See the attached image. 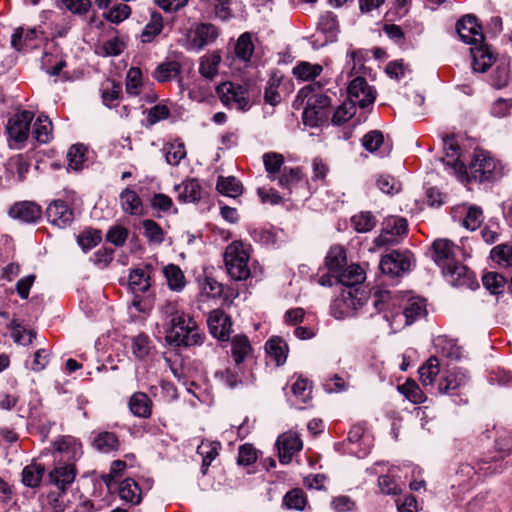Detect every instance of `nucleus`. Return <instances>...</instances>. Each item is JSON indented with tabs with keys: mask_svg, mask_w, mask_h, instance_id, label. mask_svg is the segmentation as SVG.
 Masks as SVG:
<instances>
[{
	"mask_svg": "<svg viewBox=\"0 0 512 512\" xmlns=\"http://www.w3.org/2000/svg\"><path fill=\"white\" fill-rule=\"evenodd\" d=\"M166 328V339L174 346L190 347L199 345L203 333L196 321L182 311L176 302H166L161 306Z\"/></svg>",
	"mask_w": 512,
	"mask_h": 512,
	"instance_id": "1",
	"label": "nucleus"
},
{
	"mask_svg": "<svg viewBox=\"0 0 512 512\" xmlns=\"http://www.w3.org/2000/svg\"><path fill=\"white\" fill-rule=\"evenodd\" d=\"M249 258V246L242 241H233L226 247L224 262L227 273L232 279L242 281L250 276Z\"/></svg>",
	"mask_w": 512,
	"mask_h": 512,
	"instance_id": "2",
	"label": "nucleus"
},
{
	"mask_svg": "<svg viewBox=\"0 0 512 512\" xmlns=\"http://www.w3.org/2000/svg\"><path fill=\"white\" fill-rule=\"evenodd\" d=\"M469 175L478 182L493 181L503 175L502 167L483 150L475 151L469 165Z\"/></svg>",
	"mask_w": 512,
	"mask_h": 512,
	"instance_id": "3",
	"label": "nucleus"
},
{
	"mask_svg": "<svg viewBox=\"0 0 512 512\" xmlns=\"http://www.w3.org/2000/svg\"><path fill=\"white\" fill-rule=\"evenodd\" d=\"M306 89L303 88L299 92V95L307 97L306 106L302 114L303 122L305 125L315 127L327 119V109L331 104V99L327 95L319 93L308 95Z\"/></svg>",
	"mask_w": 512,
	"mask_h": 512,
	"instance_id": "4",
	"label": "nucleus"
},
{
	"mask_svg": "<svg viewBox=\"0 0 512 512\" xmlns=\"http://www.w3.org/2000/svg\"><path fill=\"white\" fill-rule=\"evenodd\" d=\"M216 91L224 105L235 107L239 110H247L249 108L248 92L242 85L224 82L217 86Z\"/></svg>",
	"mask_w": 512,
	"mask_h": 512,
	"instance_id": "5",
	"label": "nucleus"
},
{
	"mask_svg": "<svg viewBox=\"0 0 512 512\" xmlns=\"http://www.w3.org/2000/svg\"><path fill=\"white\" fill-rule=\"evenodd\" d=\"M412 254L408 251H392L382 257L379 267L384 274L400 276L409 271L412 265Z\"/></svg>",
	"mask_w": 512,
	"mask_h": 512,
	"instance_id": "6",
	"label": "nucleus"
},
{
	"mask_svg": "<svg viewBox=\"0 0 512 512\" xmlns=\"http://www.w3.org/2000/svg\"><path fill=\"white\" fill-rule=\"evenodd\" d=\"M407 233V221L405 218L391 216L385 219L381 234L375 238L376 246L392 245L398 242V237Z\"/></svg>",
	"mask_w": 512,
	"mask_h": 512,
	"instance_id": "7",
	"label": "nucleus"
},
{
	"mask_svg": "<svg viewBox=\"0 0 512 512\" xmlns=\"http://www.w3.org/2000/svg\"><path fill=\"white\" fill-rule=\"evenodd\" d=\"M33 119L34 113L28 110L20 111L12 116L7 124L9 138L17 143L26 141L30 134Z\"/></svg>",
	"mask_w": 512,
	"mask_h": 512,
	"instance_id": "8",
	"label": "nucleus"
},
{
	"mask_svg": "<svg viewBox=\"0 0 512 512\" xmlns=\"http://www.w3.org/2000/svg\"><path fill=\"white\" fill-rule=\"evenodd\" d=\"M442 272L452 286L469 289H474L478 286L474 273L458 261L444 266Z\"/></svg>",
	"mask_w": 512,
	"mask_h": 512,
	"instance_id": "9",
	"label": "nucleus"
},
{
	"mask_svg": "<svg viewBox=\"0 0 512 512\" xmlns=\"http://www.w3.org/2000/svg\"><path fill=\"white\" fill-rule=\"evenodd\" d=\"M57 462L74 463L82 456L81 443L72 436H63L54 442Z\"/></svg>",
	"mask_w": 512,
	"mask_h": 512,
	"instance_id": "10",
	"label": "nucleus"
},
{
	"mask_svg": "<svg viewBox=\"0 0 512 512\" xmlns=\"http://www.w3.org/2000/svg\"><path fill=\"white\" fill-rule=\"evenodd\" d=\"M348 98L351 104L365 108L375 101V93L363 77H356L348 86Z\"/></svg>",
	"mask_w": 512,
	"mask_h": 512,
	"instance_id": "11",
	"label": "nucleus"
},
{
	"mask_svg": "<svg viewBox=\"0 0 512 512\" xmlns=\"http://www.w3.org/2000/svg\"><path fill=\"white\" fill-rule=\"evenodd\" d=\"M456 31L460 39L466 44L477 45L484 42V35L481 32V26L473 15L462 17L456 24Z\"/></svg>",
	"mask_w": 512,
	"mask_h": 512,
	"instance_id": "12",
	"label": "nucleus"
},
{
	"mask_svg": "<svg viewBox=\"0 0 512 512\" xmlns=\"http://www.w3.org/2000/svg\"><path fill=\"white\" fill-rule=\"evenodd\" d=\"M46 215L48 221L60 229L70 226L74 219L73 210L62 200L51 202L47 207Z\"/></svg>",
	"mask_w": 512,
	"mask_h": 512,
	"instance_id": "13",
	"label": "nucleus"
},
{
	"mask_svg": "<svg viewBox=\"0 0 512 512\" xmlns=\"http://www.w3.org/2000/svg\"><path fill=\"white\" fill-rule=\"evenodd\" d=\"M210 333L221 341H227L230 337L232 322L230 317L222 310L215 309L210 312L207 319Z\"/></svg>",
	"mask_w": 512,
	"mask_h": 512,
	"instance_id": "14",
	"label": "nucleus"
},
{
	"mask_svg": "<svg viewBox=\"0 0 512 512\" xmlns=\"http://www.w3.org/2000/svg\"><path fill=\"white\" fill-rule=\"evenodd\" d=\"M279 461L282 464L291 462L295 453L299 452L302 447V441L299 436L294 432H286L280 435L277 439Z\"/></svg>",
	"mask_w": 512,
	"mask_h": 512,
	"instance_id": "15",
	"label": "nucleus"
},
{
	"mask_svg": "<svg viewBox=\"0 0 512 512\" xmlns=\"http://www.w3.org/2000/svg\"><path fill=\"white\" fill-rule=\"evenodd\" d=\"M76 477L74 463L57 462L54 469L49 473V481L60 491L64 492Z\"/></svg>",
	"mask_w": 512,
	"mask_h": 512,
	"instance_id": "16",
	"label": "nucleus"
},
{
	"mask_svg": "<svg viewBox=\"0 0 512 512\" xmlns=\"http://www.w3.org/2000/svg\"><path fill=\"white\" fill-rule=\"evenodd\" d=\"M434 260L442 269L456 261L460 248L448 239H437L433 242Z\"/></svg>",
	"mask_w": 512,
	"mask_h": 512,
	"instance_id": "17",
	"label": "nucleus"
},
{
	"mask_svg": "<svg viewBox=\"0 0 512 512\" xmlns=\"http://www.w3.org/2000/svg\"><path fill=\"white\" fill-rule=\"evenodd\" d=\"M9 215L25 223H34L41 218L42 210L34 202L23 201L14 204L9 210Z\"/></svg>",
	"mask_w": 512,
	"mask_h": 512,
	"instance_id": "18",
	"label": "nucleus"
},
{
	"mask_svg": "<svg viewBox=\"0 0 512 512\" xmlns=\"http://www.w3.org/2000/svg\"><path fill=\"white\" fill-rule=\"evenodd\" d=\"M232 0H201L199 5L201 11L207 18H218L227 20L232 16L230 8Z\"/></svg>",
	"mask_w": 512,
	"mask_h": 512,
	"instance_id": "19",
	"label": "nucleus"
},
{
	"mask_svg": "<svg viewBox=\"0 0 512 512\" xmlns=\"http://www.w3.org/2000/svg\"><path fill=\"white\" fill-rule=\"evenodd\" d=\"M122 211L131 216L144 215V206L139 195L131 188H125L119 195Z\"/></svg>",
	"mask_w": 512,
	"mask_h": 512,
	"instance_id": "20",
	"label": "nucleus"
},
{
	"mask_svg": "<svg viewBox=\"0 0 512 512\" xmlns=\"http://www.w3.org/2000/svg\"><path fill=\"white\" fill-rule=\"evenodd\" d=\"M472 55V68L475 72L484 73L494 62V56L483 42L470 48Z\"/></svg>",
	"mask_w": 512,
	"mask_h": 512,
	"instance_id": "21",
	"label": "nucleus"
},
{
	"mask_svg": "<svg viewBox=\"0 0 512 512\" xmlns=\"http://www.w3.org/2000/svg\"><path fill=\"white\" fill-rule=\"evenodd\" d=\"M218 37L217 28L212 24H200L193 31L191 45L196 50H201Z\"/></svg>",
	"mask_w": 512,
	"mask_h": 512,
	"instance_id": "22",
	"label": "nucleus"
},
{
	"mask_svg": "<svg viewBox=\"0 0 512 512\" xmlns=\"http://www.w3.org/2000/svg\"><path fill=\"white\" fill-rule=\"evenodd\" d=\"M175 190L178 192L179 201L185 203L197 202L201 198V185L194 178L186 179L181 184L176 185Z\"/></svg>",
	"mask_w": 512,
	"mask_h": 512,
	"instance_id": "23",
	"label": "nucleus"
},
{
	"mask_svg": "<svg viewBox=\"0 0 512 512\" xmlns=\"http://www.w3.org/2000/svg\"><path fill=\"white\" fill-rule=\"evenodd\" d=\"M318 30L325 35L328 42H335L340 32L336 15L330 11L321 14L318 22Z\"/></svg>",
	"mask_w": 512,
	"mask_h": 512,
	"instance_id": "24",
	"label": "nucleus"
},
{
	"mask_svg": "<svg viewBox=\"0 0 512 512\" xmlns=\"http://www.w3.org/2000/svg\"><path fill=\"white\" fill-rule=\"evenodd\" d=\"M402 315L405 318V324L411 325L417 319L426 315V304L424 299L411 297L407 299Z\"/></svg>",
	"mask_w": 512,
	"mask_h": 512,
	"instance_id": "25",
	"label": "nucleus"
},
{
	"mask_svg": "<svg viewBox=\"0 0 512 512\" xmlns=\"http://www.w3.org/2000/svg\"><path fill=\"white\" fill-rule=\"evenodd\" d=\"M337 281L345 286H355L365 280V272L358 264H352L335 275Z\"/></svg>",
	"mask_w": 512,
	"mask_h": 512,
	"instance_id": "26",
	"label": "nucleus"
},
{
	"mask_svg": "<svg viewBox=\"0 0 512 512\" xmlns=\"http://www.w3.org/2000/svg\"><path fill=\"white\" fill-rule=\"evenodd\" d=\"M440 372V362L436 356H431L418 370L419 378L424 387H433Z\"/></svg>",
	"mask_w": 512,
	"mask_h": 512,
	"instance_id": "27",
	"label": "nucleus"
},
{
	"mask_svg": "<svg viewBox=\"0 0 512 512\" xmlns=\"http://www.w3.org/2000/svg\"><path fill=\"white\" fill-rule=\"evenodd\" d=\"M119 497L127 503L137 505L142 500L141 489L133 479L127 478L120 483Z\"/></svg>",
	"mask_w": 512,
	"mask_h": 512,
	"instance_id": "28",
	"label": "nucleus"
},
{
	"mask_svg": "<svg viewBox=\"0 0 512 512\" xmlns=\"http://www.w3.org/2000/svg\"><path fill=\"white\" fill-rule=\"evenodd\" d=\"M435 348L443 357L451 360H458L462 356L461 348L456 344L454 339L447 336H438L435 339Z\"/></svg>",
	"mask_w": 512,
	"mask_h": 512,
	"instance_id": "29",
	"label": "nucleus"
},
{
	"mask_svg": "<svg viewBox=\"0 0 512 512\" xmlns=\"http://www.w3.org/2000/svg\"><path fill=\"white\" fill-rule=\"evenodd\" d=\"M152 402L143 392L134 393L129 401L130 411L137 417L148 418L151 415Z\"/></svg>",
	"mask_w": 512,
	"mask_h": 512,
	"instance_id": "30",
	"label": "nucleus"
},
{
	"mask_svg": "<svg viewBox=\"0 0 512 512\" xmlns=\"http://www.w3.org/2000/svg\"><path fill=\"white\" fill-rule=\"evenodd\" d=\"M467 382V375L461 370L450 371L445 375L438 385L440 393H449L461 387Z\"/></svg>",
	"mask_w": 512,
	"mask_h": 512,
	"instance_id": "31",
	"label": "nucleus"
},
{
	"mask_svg": "<svg viewBox=\"0 0 512 512\" xmlns=\"http://www.w3.org/2000/svg\"><path fill=\"white\" fill-rule=\"evenodd\" d=\"M251 350L250 341L246 335H235L231 339V353L237 365H240L244 361Z\"/></svg>",
	"mask_w": 512,
	"mask_h": 512,
	"instance_id": "32",
	"label": "nucleus"
},
{
	"mask_svg": "<svg viewBox=\"0 0 512 512\" xmlns=\"http://www.w3.org/2000/svg\"><path fill=\"white\" fill-rule=\"evenodd\" d=\"M242 376L243 370L236 363L233 367H227L215 373V377L230 389H234L242 384Z\"/></svg>",
	"mask_w": 512,
	"mask_h": 512,
	"instance_id": "33",
	"label": "nucleus"
},
{
	"mask_svg": "<svg viewBox=\"0 0 512 512\" xmlns=\"http://www.w3.org/2000/svg\"><path fill=\"white\" fill-rule=\"evenodd\" d=\"M254 52V43L252 41V34L245 32L239 36L235 44V55L236 57L244 62L248 63Z\"/></svg>",
	"mask_w": 512,
	"mask_h": 512,
	"instance_id": "34",
	"label": "nucleus"
},
{
	"mask_svg": "<svg viewBox=\"0 0 512 512\" xmlns=\"http://www.w3.org/2000/svg\"><path fill=\"white\" fill-rule=\"evenodd\" d=\"M346 265V252L341 246H333L330 248L326 256V266L335 276Z\"/></svg>",
	"mask_w": 512,
	"mask_h": 512,
	"instance_id": "35",
	"label": "nucleus"
},
{
	"mask_svg": "<svg viewBox=\"0 0 512 512\" xmlns=\"http://www.w3.org/2000/svg\"><path fill=\"white\" fill-rule=\"evenodd\" d=\"M354 305V297L351 291L344 292L331 304V314L336 319L345 318Z\"/></svg>",
	"mask_w": 512,
	"mask_h": 512,
	"instance_id": "36",
	"label": "nucleus"
},
{
	"mask_svg": "<svg viewBox=\"0 0 512 512\" xmlns=\"http://www.w3.org/2000/svg\"><path fill=\"white\" fill-rule=\"evenodd\" d=\"M220 443L211 441H202L197 447V453L202 457V473L206 474L211 462L218 455Z\"/></svg>",
	"mask_w": 512,
	"mask_h": 512,
	"instance_id": "37",
	"label": "nucleus"
},
{
	"mask_svg": "<svg viewBox=\"0 0 512 512\" xmlns=\"http://www.w3.org/2000/svg\"><path fill=\"white\" fill-rule=\"evenodd\" d=\"M443 144L446 156L451 158V162L448 161L447 164H452L456 172H463L465 165L459 160L460 146L455 141V138L447 136L443 139Z\"/></svg>",
	"mask_w": 512,
	"mask_h": 512,
	"instance_id": "38",
	"label": "nucleus"
},
{
	"mask_svg": "<svg viewBox=\"0 0 512 512\" xmlns=\"http://www.w3.org/2000/svg\"><path fill=\"white\" fill-rule=\"evenodd\" d=\"M44 466L38 463H31L24 467L22 471V482L28 487H37L44 475Z\"/></svg>",
	"mask_w": 512,
	"mask_h": 512,
	"instance_id": "39",
	"label": "nucleus"
},
{
	"mask_svg": "<svg viewBox=\"0 0 512 512\" xmlns=\"http://www.w3.org/2000/svg\"><path fill=\"white\" fill-rule=\"evenodd\" d=\"M52 122L47 116H39L34 123L33 137L39 143H48L52 138Z\"/></svg>",
	"mask_w": 512,
	"mask_h": 512,
	"instance_id": "40",
	"label": "nucleus"
},
{
	"mask_svg": "<svg viewBox=\"0 0 512 512\" xmlns=\"http://www.w3.org/2000/svg\"><path fill=\"white\" fill-rule=\"evenodd\" d=\"M216 188L221 194L232 198H235L242 193L241 183L233 176L219 177Z\"/></svg>",
	"mask_w": 512,
	"mask_h": 512,
	"instance_id": "41",
	"label": "nucleus"
},
{
	"mask_svg": "<svg viewBox=\"0 0 512 512\" xmlns=\"http://www.w3.org/2000/svg\"><path fill=\"white\" fill-rule=\"evenodd\" d=\"M163 28V19L161 14L158 12H151L150 21L145 25L141 34V40L144 43L152 41V39L158 35Z\"/></svg>",
	"mask_w": 512,
	"mask_h": 512,
	"instance_id": "42",
	"label": "nucleus"
},
{
	"mask_svg": "<svg viewBox=\"0 0 512 512\" xmlns=\"http://www.w3.org/2000/svg\"><path fill=\"white\" fill-rule=\"evenodd\" d=\"M221 56L218 53L203 56L201 58L199 72L208 79L214 78L218 73Z\"/></svg>",
	"mask_w": 512,
	"mask_h": 512,
	"instance_id": "43",
	"label": "nucleus"
},
{
	"mask_svg": "<svg viewBox=\"0 0 512 512\" xmlns=\"http://www.w3.org/2000/svg\"><path fill=\"white\" fill-rule=\"evenodd\" d=\"M163 272L167 279L168 286L172 290L180 291L183 289L185 286V277L178 266L169 264L164 267Z\"/></svg>",
	"mask_w": 512,
	"mask_h": 512,
	"instance_id": "44",
	"label": "nucleus"
},
{
	"mask_svg": "<svg viewBox=\"0 0 512 512\" xmlns=\"http://www.w3.org/2000/svg\"><path fill=\"white\" fill-rule=\"evenodd\" d=\"M166 162L176 166L186 157V149L182 142L168 143L163 147Z\"/></svg>",
	"mask_w": 512,
	"mask_h": 512,
	"instance_id": "45",
	"label": "nucleus"
},
{
	"mask_svg": "<svg viewBox=\"0 0 512 512\" xmlns=\"http://www.w3.org/2000/svg\"><path fill=\"white\" fill-rule=\"evenodd\" d=\"M266 351L271 358H273L276 364L282 365L286 361L287 347L286 344L278 337L270 339L266 343Z\"/></svg>",
	"mask_w": 512,
	"mask_h": 512,
	"instance_id": "46",
	"label": "nucleus"
},
{
	"mask_svg": "<svg viewBox=\"0 0 512 512\" xmlns=\"http://www.w3.org/2000/svg\"><path fill=\"white\" fill-rule=\"evenodd\" d=\"M302 178V171L299 167L287 168L285 167L278 178V184L291 191Z\"/></svg>",
	"mask_w": 512,
	"mask_h": 512,
	"instance_id": "47",
	"label": "nucleus"
},
{
	"mask_svg": "<svg viewBox=\"0 0 512 512\" xmlns=\"http://www.w3.org/2000/svg\"><path fill=\"white\" fill-rule=\"evenodd\" d=\"M354 229L359 233H367L376 226V219L370 212H360L351 218Z\"/></svg>",
	"mask_w": 512,
	"mask_h": 512,
	"instance_id": "48",
	"label": "nucleus"
},
{
	"mask_svg": "<svg viewBox=\"0 0 512 512\" xmlns=\"http://www.w3.org/2000/svg\"><path fill=\"white\" fill-rule=\"evenodd\" d=\"M129 286L133 292H146L150 287L149 276L142 269H134L129 275Z\"/></svg>",
	"mask_w": 512,
	"mask_h": 512,
	"instance_id": "49",
	"label": "nucleus"
},
{
	"mask_svg": "<svg viewBox=\"0 0 512 512\" xmlns=\"http://www.w3.org/2000/svg\"><path fill=\"white\" fill-rule=\"evenodd\" d=\"M323 68L319 64H311L308 62H302L293 69L294 75L304 81L312 80L319 76Z\"/></svg>",
	"mask_w": 512,
	"mask_h": 512,
	"instance_id": "50",
	"label": "nucleus"
},
{
	"mask_svg": "<svg viewBox=\"0 0 512 512\" xmlns=\"http://www.w3.org/2000/svg\"><path fill=\"white\" fill-rule=\"evenodd\" d=\"M94 446L97 450L108 453L118 448L119 442L114 433L103 432L94 439Z\"/></svg>",
	"mask_w": 512,
	"mask_h": 512,
	"instance_id": "51",
	"label": "nucleus"
},
{
	"mask_svg": "<svg viewBox=\"0 0 512 512\" xmlns=\"http://www.w3.org/2000/svg\"><path fill=\"white\" fill-rule=\"evenodd\" d=\"M283 502L289 509L302 511L307 504V498L303 490L295 488L284 496Z\"/></svg>",
	"mask_w": 512,
	"mask_h": 512,
	"instance_id": "52",
	"label": "nucleus"
},
{
	"mask_svg": "<svg viewBox=\"0 0 512 512\" xmlns=\"http://www.w3.org/2000/svg\"><path fill=\"white\" fill-rule=\"evenodd\" d=\"M142 86V72L137 67H131L126 75V92L129 95L137 96Z\"/></svg>",
	"mask_w": 512,
	"mask_h": 512,
	"instance_id": "53",
	"label": "nucleus"
},
{
	"mask_svg": "<svg viewBox=\"0 0 512 512\" xmlns=\"http://www.w3.org/2000/svg\"><path fill=\"white\" fill-rule=\"evenodd\" d=\"M263 163L270 180L275 179V174L280 171L284 163V157L279 153H266L263 155Z\"/></svg>",
	"mask_w": 512,
	"mask_h": 512,
	"instance_id": "54",
	"label": "nucleus"
},
{
	"mask_svg": "<svg viewBox=\"0 0 512 512\" xmlns=\"http://www.w3.org/2000/svg\"><path fill=\"white\" fill-rule=\"evenodd\" d=\"M121 92V86L113 80H107L101 86V96L103 103L111 107L112 103L118 99Z\"/></svg>",
	"mask_w": 512,
	"mask_h": 512,
	"instance_id": "55",
	"label": "nucleus"
},
{
	"mask_svg": "<svg viewBox=\"0 0 512 512\" xmlns=\"http://www.w3.org/2000/svg\"><path fill=\"white\" fill-rule=\"evenodd\" d=\"M142 225L144 235L150 242L161 244L164 241V231L154 220L146 219Z\"/></svg>",
	"mask_w": 512,
	"mask_h": 512,
	"instance_id": "56",
	"label": "nucleus"
},
{
	"mask_svg": "<svg viewBox=\"0 0 512 512\" xmlns=\"http://www.w3.org/2000/svg\"><path fill=\"white\" fill-rule=\"evenodd\" d=\"M491 258L499 265L512 267V246L498 245L491 250Z\"/></svg>",
	"mask_w": 512,
	"mask_h": 512,
	"instance_id": "57",
	"label": "nucleus"
},
{
	"mask_svg": "<svg viewBox=\"0 0 512 512\" xmlns=\"http://www.w3.org/2000/svg\"><path fill=\"white\" fill-rule=\"evenodd\" d=\"M179 73V66L176 62L163 63L154 71V78L159 82H166Z\"/></svg>",
	"mask_w": 512,
	"mask_h": 512,
	"instance_id": "58",
	"label": "nucleus"
},
{
	"mask_svg": "<svg viewBox=\"0 0 512 512\" xmlns=\"http://www.w3.org/2000/svg\"><path fill=\"white\" fill-rule=\"evenodd\" d=\"M85 148L81 144H75L67 152L69 168L79 170L84 162Z\"/></svg>",
	"mask_w": 512,
	"mask_h": 512,
	"instance_id": "59",
	"label": "nucleus"
},
{
	"mask_svg": "<svg viewBox=\"0 0 512 512\" xmlns=\"http://www.w3.org/2000/svg\"><path fill=\"white\" fill-rule=\"evenodd\" d=\"M361 142L367 151L375 152L383 145L384 135L379 130H372L363 136Z\"/></svg>",
	"mask_w": 512,
	"mask_h": 512,
	"instance_id": "60",
	"label": "nucleus"
},
{
	"mask_svg": "<svg viewBox=\"0 0 512 512\" xmlns=\"http://www.w3.org/2000/svg\"><path fill=\"white\" fill-rule=\"evenodd\" d=\"M377 187L385 194L394 195L401 190V184L390 175H380L377 178Z\"/></svg>",
	"mask_w": 512,
	"mask_h": 512,
	"instance_id": "61",
	"label": "nucleus"
},
{
	"mask_svg": "<svg viewBox=\"0 0 512 512\" xmlns=\"http://www.w3.org/2000/svg\"><path fill=\"white\" fill-rule=\"evenodd\" d=\"M482 282L492 294H499L505 284V278L498 273L489 272L483 276Z\"/></svg>",
	"mask_w": 512,
	"mask_h": 512,
	"instance_id": "62",
	"label": "nucleus"
},
{
	"mask_svg": "<svg viewBox=\"0 0 512 512\" xmlns=\"http://www.w3.org/2000/svg\"><path fill=\"white\" fill-rule=\"evenodd\" d=\"M401 390L407 399L415 404L423 403L426 400L425 394L414 381H407Z\"/></svg>",
	"mask_w": 512,
	"mask_h": 512,
	"instance_id": "63",
	"label": "nucleus"
},
{
	"mask_svg": "<svg viewBox=\"0 0 512 512\" xmlns=\"http://www.w3.org/2000/svg\"><path fill=\"white\" fill-rule=\"evenodd\" d=\"M78 244L86 252L94 248L101 241V232L99 230L84 231L77 238Z\"/></svg>",
	"mask_w": 512,
	"mask_h": 512,
	"instance_id": "64",
	"label": "nucleus"
}]
</instances>
